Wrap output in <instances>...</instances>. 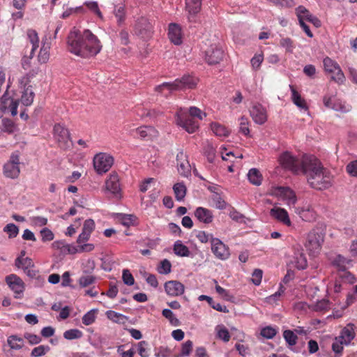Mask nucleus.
<instances>
[{"instance_id": "f257e3e1", "label": "nucleus", "mask_w": 357, "mask_h": 357, "mask_svg": "<svg viewBox=\"0 0 357 357\" xmlns=\"http://www.w3.org/2000/svg\"><path fill=\"white\" fill-rule=\"evenodd\" d=\"M68 51L83 59H91L98 54L102 45L98 38L90 30H72L67 38Z\"/></svg>"}, {"instance_id": "f03ea898", "label": "nucleus", "mask_w": 357, "mask_h": 357, "mask_svg": "<svg viewBox=\"0 0 357 357\" xmlns=\"http://www.w3.org/2000/svg\"><path fill=\"white\" fill-rule=\"evenodd\" d=\"M303 162L305 168L303 174L305 176L307 183L312 188L324 190L331 185L332 174L324 167L316 156H306Z\"/></svg>"}, {"instance_id": "7ed1b4c3", "label": "nucleus", "mask_w": 357, "mask_h": 357, "mask_svg": "<svg viewBox=\"0 0 357 357\" xmlns=\"http://www.w3.org/2000/svg\"><path fill=\"white\" fill-rule=\"evenodd\" d=\"M306 156H311V155L304 154L299 158L289 151H284L279 156L278 162L284 169L295 174H303L305 168L303 161Z\"/></svg>"}, {"instance_id": "20e7f679", "label": "nucleus", "mask_w": 357, "mask_h": 357, "mask_svg": "<svg viewBox=\"0 0 357 357\" xmlns=\"http://www.w3.org/2000/svg\"><path fill=\"white\" fill-rule=\"evenodd\" d=\"M198 79L190 75H183L180 79H176L172 82H164L155 86L156 91L162 92L165 89L169 91L192 89L196 87Z\"/></svg>"}, {"instance_id": "39448f33", "label": "nucleus", "mask_w": 357, "mask_h": 357, "mask_svg": "<svg viewBox=\"0 0 357 357\" xmlns=\"http://www.w3.org/2000/svg\"><path fill=\"white\" fill-rule=\"evenodd\" d=\"M176 124L185 129L188 133H194L199 128V123L192 116L188 115L186 109L179 108L175 116Z\"/></svg>"}, {"instance_id": "423d86ee", "label": "nucleus", "mask_w": 357, "mask_h": 357, "mask_svg": "<svg viewBox=\"0 0 357 357\" xmlns=\"http://www.w3.org/2000/svg\"><path fill=\"white\" fill-rule=\"evenodd\" d=\"M3 174L6 178L16 179L20 174V158L17 152L13 153L3 166Z\"/></svg>"}, {"instance_id": "0eeeda50", "label": "nucleus", "mask_w": 357, "mask_h": 357, "mask_svg": "<svg viewBox=\"0 0 357 357\" xmlns=\"http://www.w3.org/2000/svg\"><path fill=\"white\" fill-rule=\"evenodd\" d=\"M324 70L331 74V79L338 84H342L346 80L345 76L340 68V65L329 57H326L323 61Z\"/></svg>"}, {"instance_id": "6e6552de", "label": "nucleus", "mask_w": 357, "mask_h": 357, "mask_svg": "<svg viewBox=\"0 0 357 357\" xmlns=\"http://www.w3.org/2000/svg\"><path fill=\"white\" fill-rule=\"evenodd\" d=\"M93 167L99 174L108 172L114 164V158L107 153H97L93 158Z\"/></svg>"}, {"instance_id": "1a4fd4ad", "label": "nucleus", "mask_w": 357, "mask_h": 357, "mask_svg": "<svg viewBox=\"0 0 357 357\" xmlns=\"http://www.w3.org/2000/svg\"><path fill=\"white\" fill-rule=\"evenodd\" d=\"M19 88L21 89L22 96L20 98L21 102L24 106H30L33 102L35 93L33 86L29 84L28 77H22L19 80Z\"/></svg>"}, {"instance_id": "9d476101", "label": "nucleus", "mask_w": 357, "mask_h": 357, "mask_svg": "<svg viewBox=\"0 0 357 357\" xmlns=\"http://www.w3.org/2000/svg\"><path fill=\"white\" fill-rule=\"evenodd\" d=\"M324 242V236L315 231H310L307 236L305 246L310 255H317L319 252Z\"/></svg>"}, {"instance_id": "9b49d317", "label": "nucleus", "mask_w": 357, "mask_h": 357, "mask_svg": "<svg viewBox=\"0 0 357 357\" xmlns=\"http://www.w3.org/2000/svg\"><path fill=\"white\" fill-rule=\"evenodd\" d=\"M270 194L285 201L289 206L294 205L297 201L296 193L289 187H273L271 189Z\"/></svg>"}, {"instance_id": "f8f14e48", "label": "nucleus", "mask_w": 357, "mask_h": 357, "mask_svg": "<svg viewBox=\"0 0 357 357\" xmlns=\"http://www.w3.org/2000/svg\"><path fill=\"white\" fill-rule=\"evenodd\" d=\"M54 137L61 149H67L70 147V132L68 130L62 125L58 123L54 126Z\"/></svg>"}, {"instance_id": "ddd939ff", "label": "nucleus", "mask_w": 357, "mask_h": 357, "mask_svg": "<svg viewBox=\"0 0 357 357\" xmlns=\"http://www.w3.org/2000/svg\"><path fill=\"white\" fill-rule=\"evenodd\" d=\"M135 33L142 38H150L153 32L152 23L146 17H139L135 25Z\"/></svg>"}, {"instance_id": "4468645a", "label": "nucleus", "mask_w": 357, "mask_h": 357, "mask_svg": "<svg viewBox=\"0 0 357 357\" xmlns=\"http://www.w3.org/2000/svg\"><path fill=\"white\" fill-rule=\"evenodd\" d=\"M6 282L9 287L13 291L15 298L22 297L25 289L23 280L15 274H10L6 277Z\"/></svg>"}, {"instance_id": "2eb2a0df", "label": "nucleus", "mask_w": 357, "mask_h": 357, "mask_svg": "<svg viewBox=\"0 0 357 357\" xmlns=\"http://www.w3.org/2000/svg\"><path fill=\"white\" fill-rule=\"evenodd\" d=\"M105 190L112 193L116 197L121 196V188L119 176L115 172L109 174L105 181Z\"/></svg>"}, {"instance_id": "dca6fc26", "label": "nucleus", "mask_w": 357, "mask_h": 357, "mask_svg": "<svg viewBox=\"0 0 357 357\" xmlns=\"http://www.w3.org/2000/svg\"><path fill=\"white\" fill-rule=\"evenodd\" d=\"M211 251L216 258L221 260H226L230 256L229 247L218 238L211 241Z\"/></svg>"}, {"instance_id": "f3484780", "label": "nucleus", "mask_w": 357, "mask_h": 357, "mask_svg": "<svg viewBox=\"0 0 357 357\" xmlns=\"http://www.w3.org/2000/svg\"><path fill=\"white\" fill-rule=\"evenodd\" d=\"M18 100H13L4 93L0 99V109L3 112H9L12 116L17 114Z\"/></svg>"}, {"instance_id": "a211bd4d", "label": "nucleus", "mask_w": 357, "mask_h": 357, "mask_svg": "<svg viewBox=\"0 0 357 357\" xmlns=\"http://www.w3.org/2000/svg\"><path fill=\"white\" fill-rule=\"evenodd\" d=\"M176 162L178 173L185 177L190 175L191 167L186 154L181 150L176 155Z\"/></svg>"}, {"instance_id": "6ab92c4d", "label": "nucleus", "mask_w": 357, "mask_h": 357, "mask_svg": "<svg viewBox=\"0 0 357 357\" xmlns=\"http://www.w3.org/2000/svg\"><path fill=\"white\" fill-rule=\"evenodd\" d=\"M224 56L223 50L216 45H211L210 48L206 51V61L210 65H214L220 63L222 60Z\"/></svg>"}, {"instance_id": "aec40b11", "label": "nucleus", "mask_w": 357, "mask_h": 357, "mask_svg": "<svg viewBox=\"0 0 357 357\" xmlns=\"http://www.w3.org/2000/svg\"><path fill=\"white\" fill-rule=\"evenodd\" d=\"M250 113L253 121L257 124L262 125L267 121L266 111L260 104L254 105L251 107Z\"/></svg>"}, {"instance_id": "412c9836", "label": "nucleus", "mask_w": 357, "mask_h": 357, "mask_svg": "<svg viewBox=\"0 0 357 357\" xmlns=\"http://www.w3.org/2000/svg\"><path fill=\"white\" fill-rule=\"evenodd\" d=\"M270 215L272 218L282 223L284 225L287 227L291 226V222L288 212L284 208L275 206L271 209Z\"/></svg>"}, {"instance_id": "4be33fe9", "label": "nucleus", "mask_w": 357, "mask_h": 357, "mask_svg": "<svg viewBox=\"0 0 357 357\" xmlns=\"http://www.w3.org/2000/svg\"><path fill=\"white\" fill-rule=\"evenodd\" d=\"M166 293L171 296H178L183 294L184 285L176 280H170L165 284Z\"/></svg>"}, {"instance_id": "5701e85b", "label": "nucleus", "mask_w": 357, "mask_h": 357, "mask_svg": "<svg viewBox=\"0 0 357 357\" xmlns=\"http://www.w3.org/2000/svg\"><path fill=\"white\" fill-rule=\"evenodd\" d=\"M202 0H185V8L190 22H195V16L200 11Z\"/></svg>"}, {"instance_id": "b1692460", "label": "nucleus", "mask_w": 357, "mask_h": 357, "mask_svg": "<svg viewBox=\"0 0 357 357\" xmlns=\"http://www.w3.org/2000/svg\"><path fill=\"white\" fill-rule=\"evenodd\" d=\"M290 264L293 267H295L298 270H303L307 268V259L302 250H297L294 252L292 259L290 261Z\"/></svg>"}, {"instance_id": "393cba45", "label": "nucleus", "mask_w": 357, "mask_h": 357, "mask_svg": "<svg viewBox=\"0 0 357 357\" xmlns=\"http://www.w3.org/2000/svg\"><path fill=\"white\" fill-rule=\"evenodd\" d=\"M169 38L172 43L178 45L182 43V31L181 26L176 23L169 25Z\"/></svg>"}, {"instance_id": "a878e982", "label": "nucleus", "mask_w": 357, "mask_h": 357, "mask_svg": "<svg viewBox=\"0 0 357 357\" xmlns=\"http://www.w3.org/2000/svg\"><path fill=\"white\" fill-rule=\"evenodd\" d=\"M195 216L199 221L205 224H210L213 220L212 211L204 207H198L195 211Z\"/></svg>"}, {"instance_id": "bb28decb", "label": "nucleus", "mask_w": 357, "mask_h": 357, "mask_svg": "<svg viewBox=\"0 0 357 357\" xmlns=\"http://www.w3.org/2000/svg\"><path fill=\"white\" fill-rule=\"evenodd\" d=\"M354 337V326L352 324H349L341 331L340 335L337 337L342 340L344 344L348 345Z\"/></svg>"}, {"instance_id": "cd10ccee", "label": "nucleus", "mask_w": 357, "mask_h": 357, "mask_svg": "<svg viewBox=\"0 0 357 357\" xmlns=\"http://www.w3.org/2000/svg\"><path fill=\"white\" fill-rule=\"evenodd\" d=\"M289 88L291 92V100L300 109L307 110L308 106L305 100L301 97V94L297 91L296 88L293 85H289Z\"/></svg>"}, {"instance_id": "c85d7f7f", "label": "nucleus", "mask_w": 357, "mask_h": 357, "mask_svg": "<svg viewBox=\"0 0 357 357\" xmlns=\"http://www.w3.org/2000/svg\"><path fill=\"white\" fill-rule=\"evenodd\" d=\"M296 212L299 216L306 222L314 221L316 219L317 215L314 210L310 206L297 208Z\"/></svg>"}, {"instance_id": "c756f323", "label": "nucleus", "mask_w": 357, "mask_h": 357, "mask_svg": "<svg viewBox=\"0 0 357 357\" xmlns=\"http://www.w3.org/2000/svg\"><path fill=\"white\" fill-rule=\"evenodd\" d=\"M7 342L12 350H19L24 345V339L16 335L9 336L7 339Z\"/></svg>"}, {"instance_id": "7c9ffc66", "label": "nucleus", "mask_w": 357, "mask_h": 357, "mask_svg": "<svg viewBox=\"0 0 357 357\" xmlns=\"http://www.w3.org/2000/svg\"><path fill=\"white\" fill-rule=\"evenodd\" d=\"M248 178L249 181L255 185H260L263 180L261 174L256 168H252L249 170Z\"/></svg>"}, {"instance_id": "2f4dec72", "label": "nucleus", "mask_w": 357, "mask_h": 357, "mask_svg": "<svg viewBox=\"0 0 357 357\" xmlns=\"http://www.w3.org/2000/svg\"><path fill=\"white\" fill-rule=\"evenodd\" d=\"M27 36L29 42L32 45L31 55L33 54V52L38 47L39 44V38L37 32L33 29H29L27 31Z\"/></svg>"}, {"instance_id": "473e14b6", "label": "nucleus", "mask_w": 357, "mask_h": 357, "mask_svg": "<svg viewBox=\"0 0 357 357\" xmlns=\"http://www.w3.org/2000/svg\"><path fill=\"white\" fill-rule=\"evenodd\" d=\"M175 198L178 201H182L186 195V187L183 183H177L173 186Z\"/></svg>"}, {"instance_id": "72a5a7b5", "label": "nucleus", "mask_w": 357, "mask_h": 357, "mask_svg": "<svg viewBox=\"0 0 357 357\" xmlns=\"http://www.w3.org/2000/svg\"><path fill=\"white\" fill-rule=\"evenodd\" d=\"M15 266L17 268H22L24 270H26L33 267V263L31 258L18 257L15 261Z\"/></svg>"}, {"instance_id": "f704fd0d", "label": "nucleus", "mask_w": 357, "mask_h": 357, "mask_svg": "<svg viewBox=\"0 0 357 357\" xmlns=\"http://www.w3.org/2000/svg\"><path fill=\"white\" fill-rule=\"evenodd\" d=\"M174 253L181 257H188L190 255V251L188 248L182 244L180 241L175 243L174 245Z\"/></svg>"}, {"instance_id": "c9c22d12", "label": "nucleus", "mask_w": 357, "mask_h": 357, "mask_svg": "<svg viewBox=\"0 0 357 357\" xmlns=\"http://www.w3.org/2000/svg\"><path fill=\"white\" fill-rule=\"evenodd\" d=\"M83 336V333L77 328L70 329L63 333V337L68 340L79 339Z\"/></svg>"}, {"instance_id": "e433bc0d", "label": "nucleus", "mask_w": 357, "mask_h": 357, "mask_svg": "<svg viewBox=\"0 0 357 357\" xmlns=\"http://www.w3.org/2000/svg\"><path fill=\"white\" fill-rule=\"evenodd\" d=\"M211 130L217 136L226 137L229 135V130L224 126L219 123H212Z\"/></svg>"}, {"instance_id": "4c0bfd02", "label": "nucleus", "mask_w": 357, "mask_h": 357, "mask_svg": "<svg viewBox=\"0 0 357 357\" xmlns=\"http://www.w3.org/2000/svg\"><path fill=\"white\" fill-rule=\"evenodd\" d=\"M2 131L9 134L13 133L16 130L15 123L9 119L5 118L2 119Z\"/></svg>"}, {"instance_id": "58836bf2", "label": "nucleus", "mask_w": 357, "mask_h": 357, "mask_svg": "<svg viewBox=\"0 0 357 357\" xmlns=\"http://www.w3.org/2000/svg\"><path fill=\"white\" fill-rule=\"evenodd\" d=\"M138 354L141 357H149L150 354V348L149 343L145 341H141L137 344Z\"/></svg>"}, {"instance_id": "ea45409f", "label": "nucleus", "mask_w": 357, "mask_h": 357, "mask_svg": "<svg viewBox=\"0 0 357 357\" xmlns=\"http://www.w3.org/2000/svg\"><path fill=\"white\" fill-rule=\"evenodd\" d=\"M296 14L298 22H301V20L304 22V20H307L308 17H310L311 15L310 11L303 6H299L296 8Z\"/></svg>"}, {"instance_id": "a19ab883", "label": "nucleus", "mask_w": 357, "mask_h": 357, "mask_svg": "<svg viewBox=\"0 0 357 357\" xmlns=\"http://www.w3.org/2000/svg\"><path fill=\"white\" fill-rule=\"evenodd\" d=\"M283 337L290 346H294L297 342V335L291 330H285L283 332Z\"/></svg>"}, {"instance_id": "79ce46f5", "label": "nucleus", "mask_w": 357, "mask_h": 357, "mask_svg": "<svg viewBox=\"0 0 357 357\" xmlns=\"http://www.w3.org/2000/svg\"><path fill=\"white\" fill-rule=\"evenodd\" d=\"M162 316L167 319L169 323L174 326H178L180 324V321L174 316L173 312L169 309H164L162 312Z\"/></svg>"}, {"instance_id": "37998d69", "label": "nucleus", "mask_w": 357, "mask_h": 357, "mask_svg": "<svg viewBox=\"0 0 357 357\" xmlns=\"http://www.w3.org/2000/svg\"><path fill=\"white\" fill-rule=\"evenodd\" d=\"M96 310H91L86 312L82 319V323L85 326H89L92 324L93 322H95L96 319Z\"/></svg>"}, {"instance_id": "c03bdc74", "label": "nucleus", "mask_w": 357, "mask_h": 357, "mask_svg": "<svg viewBox=\"0 0 357 357\" xmlns=\"http://www.w3.org/2000/svg\"><path fill=\"white\" fill-rule=\"evenodd\" d=\"M49 49L50 46L48 45H45V44H43L38 56L40 63H45L48 61L50 57Z\"/></svg>"}, {"instance_id": "a18cd8bd", "label": "nucleus", "mask_w": 357, "mask_h": 357, "mask_svg": "<svg viewBox=\"0 0 357 357\" xmlns=\"http://www.w3.org/2000/svg\"><path fill=\"white\" fill-rule=\"evenodd\" d=\"M3 231L8 235L10 238H13L17 236L19 228L15 224L9 223L4 227Z\"/></svg>"}, {"instance_id": "49530a36", "label": "nucleus", "mask_w": 357, "mask_h": 357, "mask_svg": "<svg viewBox=\"0 0 357 357\" xmlns=\"http://www.w3.org/2000/svg\"><path fill=\"white\" fill-rule=\"evenodd\" d=\"M344 344V342L342 341L340 338L336 337L335 338L334 342L332 344V349L335 353L337 357H340L343 351V345Z\"/></svg>"}, {"instance_id": "de8ad7c7", "label": "nucleus", "mask_w": 357, "mask_h": 357, "mask_svg": "<svg viewBox=\"0 0 357 357\" xmlns=\"http://www.w3.org/2000/svg\"><path fill=\"white\" fill-rule=\"evenodd\" d=\"M172 264L168 259H163L158 267V271L160 274H168L171 272Z\"/></svg>"}, {"instance_id": "09e8293b", "label": "nucleus", "mask_w": 357, "mask_h": 357, "mask_svg": "<svg viewBox=\"0 0 357 357\" xmlns=\"http://www.w3.org/2000/svg\"><path fill=\"white\" fill-rule=\"evenodd\" d=\"M280 45L281 47L285 48L288 52H292L295 47L294 42L290 38H282L280 40Z\"/></svg>"}, {"instance_id": "8fccbe9b", "label": "nucleus", "mask_w": 357, "mask_h": 357, "mask_svg": "<svg viewBox=\"0 0 357 357\" xmlns=\"http://www.w3.org/2000/svg\"><path fill=\"white\" fill-rule=\"evenodd\" d=\"M96 281V277L91 275H82L79 279V284L82 287H86Z\"/></svg>"}, {"instance_id": "3c124183", "label": "nucleus", "mask_w": 357, "mask_h": 357, "mask_svg": "<svg viewBox=\"0 0 357 357\" xmlns=\"http://www.w3.org/2000/svg\"><path fill=\"white\" fill-rule=\"evenodd\" d=\"M239 121H240V127H239L240 132L241 133H243L244 135L248 136L250 134L248 119L245 116H241L239 119Z\"/></svg>"}, {"instance_id": "603ef678", "label": "nucleus", "mask_w": 357, "mask_h": 357, "mask_svg": "<svg viewBox=\"0 0 357 357\" xmlns=\"http://www.w3.org/2000/svg\"><path fill=\"white\" fill-rule=\"evenodd\" d=\"M330 308V303L326 299L319 301L314 306V310L316 312H325L328 311Z\"/></svg>"}, {"instance_id": "864d4df0", "label": "nucleus", "mask_w": 357, "mask_h": 357, "mask_svg": "<svg viewBox=\"0 0 357 357\" xmlns=\"http://www.w3.org/2000/svg\"><path fill=\"white\" fill-rule=\"evenodd\" d=\"M49 350L50 347L48 346L40 345L33 349L31 356L32 357H40L45 355Z\"/></svg>"}, {"instance_id": "5fc2aeb1", "label": "nucleus", "mask_w": 357, "mask_h": 357, "mask_svg": "<svg viewBox=\"0 0 357 357\" xmlns=\"http://www.w3.org/2000/svg\"><path fill=\"white\" fill-rule=\"evenodd\" d=\"M212 200L215 208L218 209H224L226 208L227 203L219 194L213 195Z\"/></svg>"}, {"instance_id": "6e6d98bb", "label": "nucleus", "mask_w": 357, "mask_h": 357, "mask_svg": "<svg viewBox=\"0 0 357 357\" xmlns=\"http://www.w3.org/2000/svg\"><path fill=\"white\" fill-rule=\"evenodd\" d=\"M196 236H197V239L202 243H206L208 241H210L211 243L212 239L215 238L213 236V234L206 233L204 231H198Z\"/></svg>"}, {"instance_id": "4d7b16f0", "label": "nucleus", "mask_w": 357, "mask_h": 357, "mask_svg": "<svg viewBox=\"0 0 357 357\" xmlns=\"http://www.w3.org/2000/svg\"><path fill=\"white\" fill-rule=\"evenodd\" d=\"M277 333V331L275 328L271 327V326H266L263 328L261 330L260 334L267 338V339H271L273 338Z\"/></svg>"}, {"instance_id": "13d9d810", "label": "nucleus", "mask_w": 357, "mask_h": 357, "mask_svg": "<svg viewBox=\"0 0 357 357\" xmlns=\"http://www.w3.org/2000/svg\"><path fill=\"white\" fill-rule=\"evenodd\" d=\"M114 15L117 20V23L120 26L125 21V12L123 6H119L114 10Z\"/></svg>"}, {"instance_id": "bf43d9fd", "label": "nucleus", "mask_w": 357, "mask_h": 357, "mask_svg": "<svg viewBox=\"0 0 357 357\" xmlns=\"http://www.w3.org/2000/svg\"><path fill=\"white\" fill-rule=\"evenodd\" d=\"M188 115H190V116H192V118L195 119V117L198 118L200 120H202L204 117L206 116L205 113H202V112L196 107H191L189 109Z\"/></svg>"}, {"instance_id": "052dcab7", "label": "nucleus", "mask_w": 357, "mask_h": 357, "mask_svg": "<svg viewBox=\"0 0 357 357\" xmlns=\"http://www.w3.org/2000/svg\"><path fill=\"white\" fill-rule=\"evenodd\" d=\"M106 316L109 320L114 322H119L120 319H123L124 318V316L123 314L116 312L115 311L113 310L107 311Z\"/></svg>"}, {"instance_id": "680f3d73", "label": "nucleus", "mask_w": 357, "mask_h": 357, "mask_svg": "<svg viewBox=\"0 0 357 357\" xmlns=\"http://www.w3.org/2000/svg\"><path fill=\"white\" fill-rule=\"evenodd\" d=\"M122 278L123 280V282L127 285H132L135 282V279L132 276V275L130 273V272L128 269H125L123 271V275Z\"/></svg>"}, {"instance_id": "e2e57ef3", "label": "nucleus", "mask_w": 357, "mask_h": 357, "mask_svg": "<svg viewBox=\"0 0 357 357\" xmlns=\"http://www.w3.org/2000/svg\"><path fill=\"white\" fill-rule=\"evenodd\" d=\"M85 5L87 8L96 14L100 18H102V15L101 11L98 8V3L96 1L86 2Z\"/></svg>"}, {"instance_id": "0e129e2a", "label": "nucleus", "mask_w": 357, "mask_h": 357, "mask_svg": "<svg viewBox=\"0 0 357 357\" xmlns=\"http://www.w3.org/2000/svg\"><path fill=\"white\" fill-rule=\"evenodd\" d=\"M218 337L225 342H229L230 340L229 333L225 326L220 327L218 330Z\"/></svg>"}, {"instance_id": "69168bd1", "label": "nucleus", "mask_w": 357, "mask_h": 357, "mask_svg": "<svg viewBox=\"0 0 357 357\" xmlns=\"http://www.w3.org/2000/svg\"><path fill=\"white\" fill-rule=\"evenodd\" d=\"M346 170L351 176H357V160L350 162L347 165Z\"/></svg>"}, {"instance_id": "338daca9", "label": "nucleus", "mask_w": 357, "mask_h": 357, "mask_svg": "<svg viewBox=\"0 0 357 357\" xmlns=\"http://www.w3.org/2000/svg\"><path fill=\"white\" fill-rule=\"evenodd\" d=\"M192 345L193 344L191 340H188L183 343L181 350V356H188L192 349Z\"/></svg>"}, {"instance_id": "774afa93", "label": "nucleus", "mask_w": 357, "mask_h": 357, "mask_svg": "<svg viewBox=\"0 0 357 357\" xmlns=\"http://www.w3.org/2000/svg\"><path fill=\"white\" fill-rule=\"evenodd\" d=\"M263 272L260 269H255L252 275V282L255 285L260 284L262 279Z\"/></svg>"}]
</instances>
